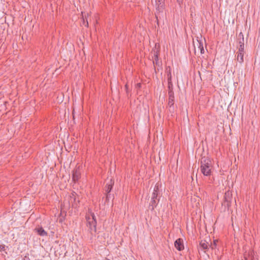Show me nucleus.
Returning a JSON list of instances; mask_svg holds the SVG:
<instances>
[{
	"label": "nucleus",
	"instance_id": "nucleus-23",
	"mask_svg": "<svg viewBox=\"0 0 260 260\" xmlns=\"http://www.w3.org/2000/svg\"><path fill=\"white\" fill-rule=\"evenodd\" d=\"M22 260H30V258H29V257L28 256H25Z\"/></svg>",
	"mask_w": 260,
	"mask_h": 260
},
{
	"label": "nucleus",
	"instance_id": "nucleus-12",
	"mask_svg": "<svg viewBox=\"0 0 260 260\" xmlns=\"http://www.w3.org/2000/svg\"><path fill=\"white\" fill-rule=\"evenodd\" d=\"M239 44L238 49H244V35L242 32L239 33L238 35Z\"/></svg>",
	"mask_w": 260,
	"mask_h": 260
},
{
	"label": "nucleus",
	"instance_id": "nucleus-19",
	"mask_svg": "<svg viewBox=\"0 0 260 260\" xmlns=\"http://www.w3.org/2000/svg\"><path fill=\"white\" fill-rule=\"evenodd\" d=\"M166 72L167 75L168 81L172 80L171 69L170 67L167 68Z\"/></svg>",
	"mask_w": 260,
	"mask_h": 260
},
{
	"label": "nucleus",
	"instance_id": "nucleus-5",
	"mask_svg": "<svg viewBox=\"0 0 260 260\" xmlns=\"http://www.w3.org/2000/svg\"><path fill=\"white\" fill-rule=\"evenodd\" d=\"M114 184V180L111 178L110 180H107V183L105 187V190L106 192V201L108 202L110 198V194L109 193L111 191Z\"/></svg>",
	"mask_w": 260,
	"mask_h": 260
},
{
	"label": "nucleus",
	"instance_id": "nucleus-20",
	"mask_svg": "<svg viewBox=\"0 0 260 260\" xmlns=\"http://www.w3.org/2000/svg\"><path fill=\"white\" fill-rule=\"evenodd\" d=\"M168 105L169 112L172 114L174 113L176 110L174 104H172L171 105L170 104H168Z\"/></svg>",
	"mask_w": 260,
	"mask_h": 260
},
{
	"label": "nucleus",
	"instance_id": "nucleus-8",
	"mask_svg": "<svg viewBox=\"0 0 260 260\" xmlns=\"http://www.w3.org/2000/svg\"><path fill=\"white\" fill-rule=\"evenodd\" d=\"M244 49H238V51L237 52L236 59L240 64H242L244 62Z\"/></svg>",
	"mask_w": 260,
	"mask_h": 260
},
{
	"label": "nucleus",
	"instance_id": "nucleus-26",
	"mask_svg": "<svg viewBox=\"0 0 260 260\" xmlns=\"http://www.w3.org/2000/svg\"><path fill=\"white\" fill-rule=\"evenodd\" d=\"M179 3H182L183 0H177Z\"/></svg>",
	"mask_w": 260,
	"mask_h": 260
},
{
	"label": "nucleus",
	"instance_id": "nucleus-18",
	"mask_svg": "<svg viewBox=\"0 0 260 260\" xmlns=\"http://www.w3.org/2000/svg\"><path fill=\"white\" fill-rule=\"evenodd\" d=\"M168 93L174 92L173 84L172 83V80L168 81Z\"/></svg>",
	"mask_w": 260,
	"mask_h": 260
},
{
	"label": "nucleus",
	"instance_id": "nucleus-13",
	"mask_svg": "<svg viewBox=\"0 0 260 260\" xmlns=\"http://www.w3.org/2000/svg\"><path fill=\"white\" fill-rule=\"evenodd\" d=\"M35 231L41 236H47V232H46L42 227H39L36 228Z\"/></svg>",
	"mask_w": 260,
	"mask_h": 260
},
{
	"label": "nucleus",
	"instance_id": "nucleus-22",
	"mask_svg": "<svg viewBox=\"0 0 260 260\" xmlns=\"http://www.w3.org/2000/svg\"><path fill=\"white\" fill-rule=\"evenodd\" d=\"M73 198L74 199V202H75V201H76V198H75V196H74V193H72V196H71V200H72Z\"/></svg>",
	"mask_w": 260,
	"mask_h": 260
},
{
	"label": "nucleus",
	"instance_id": "nucleus-17",
	"mask_svg": "<svg viewBox=\"0 0 260 260\" xmlns=\"http://www.w3.org/2000/svg\"><path fill=\"white\" fill-rule=\"evenodd\" d=\"M218 243V240L217 239L214 240L213 242L211 243V244L209 245V246L212 250L215 249L217 247Z\"/></svg>",
	"mask_w": 260,
	"mask_h": 260
},
{
	"label": "nucleus",
	"instance_id": "nucleus-27",
	"mask_svg": "<svg viewBox=\"0 0 260 260\" xmlns=\"http://www.w3.org/2000/svg\"><path fill=\"white\" fill-rule=\"evenodd\" d=\"M194 54H196V47H194Z\"/></svg>",
	"mask_w": 260,
	"mask_h": 260
},
{
	"label": "nucleus",
	"instance_id": "nucleus-25",
	"mask_svg": "<svg viewBox=\"0 0 260 260\" xmlns=\"http://www.w3.org/2000/svg\"><path fill=\"white\" fill-rule=\"evenodd\" d=\"M84 25H85V26H88V22L87 21V22H86V24H85V23H84Z\"/></svg>",
	"mask_w": 260,
	"mask_h": 260
},
{
	"label": "nucleus",
	"instance_id": "nucleus-16",
	"mask_svg": "<svg viewBox=\"0 0 260 260\" xmlns=\"http://www.w3.org/2000/svg\"><path fill=\"white\" fill-rule=\"evenodd\" d=\"M169 95V99H168V104H170L171 105L172 104H174V92H170L168 93Z\"/></svg>",
	"mask_w": 260,
	"mask_h": 260
},
{
	"label": "nucleus",
	"instance_id": "nucleus-3",
	"mask_svg": "<svg viewBox=\"0 0 260 260\" xmlns=\"http://www.w3.org/2000/svg\"><path fill=\"white\" fill-rule=\"evenodd\" d=\"M158 186H155L153 193L151 196V201L149 203V208L151 210H153L156 207L159 202V198L158 197Z\"/></svg>",
	"mask_w": 260,
	"mask_h": 260
},
{
	"label": "nucleus",
	"instance_id": "nucleus-10",
	"mask_svg": "<svg viewBox=\"0 0 260 260\" xmlns=\"http://www.w3.org/2000/svg\"><path fill=\"white\" fill-rule=\"evenodd\" d=\"M157 6L156 10L159 12H162L164 9V0H155Z\"/></svg>",
	"mask_w": 260,
	"mask_h": 260
},
{
	"label": "nucleus",
	"instance_id": "nucleus-11",
	"mask_svg": "<svg viewBox=\"0 0 260 260\" xmlns=\"http://www.w3.org/2000/svg\"><path fill=\"white\" fill-rule=\"evenodd\" d=\"M244 257L245 260H258L256 257H254V253L252 250L249 251L248 254H245Z\"/></svg>",
	"mask_w": 260,
	"mask_h": 260
},
{
	"label": "nucleus",
	"instance_id": "nucleus-14",
	"mask_svg": "<svg viewBox=\"0 0 260 260\" xmlns=\"http://www.w3.org/2000/svg\"><path fill=\"white\" fill-rule=\"evenodd\" d=\"M197 42L198 49L200 50L201 54H203L205 52L203 41L202 40H198V39H197Z\"/></svg>",
	"mask_w": 260,
	"mask_h": 260
},
{
	"label": "nucleus",
	"instance_id": "nucleus-6",
	"mask_svg": "<svg viewBox=\"0 0 260 260\" xmlns=\"http://www.w3.org/2000/svg\"><path fill=\"white\" fill-rule=\"evenodd\" d=\"M153 55L152 58H153V63L156 66H159L161 62L159 61L158 56L159 55V50L155 47V49H153Z\"/></svg>",
	"mask_w": 260,
	"mask_h": 260
},
{
	"label": "nucleus",
	"instance_id": "nucleus-2",
	"mask_svg": "<svg viewBox=\"0 0 260 260\" xmlns=\"http://www.w3.org/2000/svg\"><path fill=\"white\" fill-rule=\"evenodd\" d=\"M212 164L211 160L206 157H202L201 159V171L205 176H210L211 173Z\"/></svg>",
	"mask_w": 260,
	"mask_h": 260
},
{
	"label": "nucleus",
	"instance_id": "nucleus-21",
	"mask_svg": "<svg viewBox=\"0 0 260 260\" xmlns=\"http://www.w3.org/2000/svg\"><path fill=\"white\" fill-rule=\"evenodd\" d=\"M6 250V246L4 244H0V251H4Z\"/></svg>",
	"mask_w": 260,
	"mask_h": 260
},
{
	"label": "nucleus",
	"instance_id": "nucleus-7",
	"mask_svg": "<svg viewBox=\"0 0 260 260\" xmlns=\"http://www.w3.org/2000/svg\"><path fill=\"white\" fill-rule=\"evenodd\" d=\"M81 172L79 167H76L73 171L72 179L74 182H77L80 178Z\"/></svg>",
	"mask_w": 260,
	"mask_h": 260
},
{
	"label": "nucleus",
	"instance_id": "nucleus-24",
	"mask_svg": "<svg viewBox=\"0 0 260 260\" xmlns=\"http://www.w3.org/2000/svg\"><path fill=\"white\" fill-rule=\"evenodd\" d=\"M125 89H126V91L127 93H128V86H127V84H126V85H125Z\"/></svg>",
	"mask_w": 260,
	"mask_h": 260
},
{
	"label": "nucleus",
	"instance_id": "nucleus-9",
	"mask_svg": "<svg viewBox=\"0 0 260 260\" xmlns=\"http://www.w3.org/2000/svg\"><path fill=\"white\" fill-rule=\"evenodd\" d=\"M175 248L179 251H181L184 249L183 240L181 238H178L174 243Z\"/></svg>",
	"mask_w": 260,
	"mask_h": 260
},
{
	"label": "nucleus",
	"instance_id": "nucleus-15",
	"mask_svg": "<svg viewBox=\"0 0 260 260\" xmlns=\"http://www.w3.org/2000/svg\"><path fill=\"white\" fill-rule=\"evenodd\" d=\"M199 245H200V247L203 250H207L209 249V245L208 244V242H207L206 240H202L200 242Z\"/></svg>",
	"mask_w": 260,
	"mask_h": 260
},
{
	"label": "nucleus",
	"instance_id": "nucleus-4",
	"mask_svg": "<svg viewBox=\"0 0 260 260\" xmlns=\"http://www.w3.org/2000/svg\"><path fill=\"white\" fill-rule=\"evenodd\" d=\"M233 201V194L230 190H228L224 193V201L222 203V206H224L225 208H227L229 210V208L231 206V203Z\"/></svg>",
	"mask_w": 260,
	"mask_h": 260
},
{
	"label": "nucleus",
	"instance_id": "nucleus-1",
	"mask_svg": "<svg viewBox=\"0 0 260 260\" xmlns=\"http://www.w3.org/2000/svg\"><path fill=\"white\" fill-rule=\"evenodd\" d=\"M87 221V226L88 228V231L90 233V239L92 240L95 236L96 233V219L94 214L91 212L86 216Z\"/></svg>",
	"mask_w": 260,
	"mask_h": 260
}]
</instances>
